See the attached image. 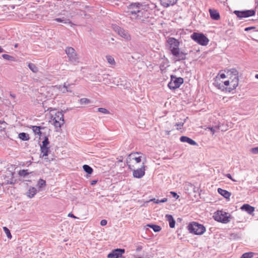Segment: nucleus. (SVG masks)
Here are the masks:
<instances>
[{
  "instance_id": "b1692460",
  "label": "nucleus",
  "mask_w": 258,
  "mask_h": 258,
  "mask_svg": "<svg viewBox=\"0 0 258 258\" xmlns=\"http://www.w3.org/2000/svg\"><path fill=\"white\" fill-rule=\"evenodd\" d=\"M19 138L22 141H28L30 139L29 135L25 133H21L19 134Z\"/></svg>"
},
{
  "instance_id": "864d4df0",
  "label": "nucleus",
  "mask_w": 258,
  "mask_h": 258,
  "mask_svg": "<svg viewBox=\"0 0 258 258\" xmlns=\"http://www.w3.org/2000/svg\"><path fill=\"white\" fill-rule=\"evenodd\" d=\"M255 27H246L244 29V30L245 31H248L250 30H251V29H254Z\"/></svg>"
},
{
  "instance_id": "2eb2a0df",
  "label": "nucleus",
  "mask_w": 258,
  "mask_h": 258,
  "mask_svg": "<svg viewBox=\"0 0 258 258\" xmlns=\"http://www.w3.org/2000/svg\"><path fill=\"white\" fill-rule=\"evenodd\" d=\"M209 13L212 19L214 20H218L220 18V16L218 11L214 9H210Z\"/></svg>"
},
{
  "instance_id": "c03bdc74",
  "label": "nucleus",
  "mask_w": 258,
  "mask_h": 258,
  "mask_svg": "<svg viewBox=\"0 0 258 258\" xmlns=\"http://www.w3.org/2000/svg\"><path fill=\"white\" fill-rule=\"evenodd\" d=\"M250 152L254 154H258V147L251 148Z\"/></svg>"
},
{
  "instance_id": "aec40b11",
  "label": "nucleus",
  "mask_w": 258,
  "mask_h": 258,
  "mask_svg": "<svg viewBox=\"0 0 258 258\" xmlns=\"http://www.w3.org/2000/svg\"><path fill=\"white\" fill-rule=\"evenodd\" d=\"M165 217L169 222L170 227L172 228H174L175 227V221L173 216L171 215L167 214Z\"/></svg>"
},
{
  "instance_id": "9d476101",
  "label": "nucleus",
  "mask_w": 258,
  "mask_h": 258,
  "mask_svg": "<svg viewBox=\"0 0 258 258\" xmlns=\"http://www.w3.org/2000/svg\"><path fill=\"white\" fill-rule=\"evenodd\" d=\"M140 152L132 153L130 154L126 158V163L130 169H132L131 165L129 164L132 160H135L136 163H140L141 161V156L137 157V154H141Z\"/></svg>"
},
{
  "instance_id": "c85d7f7f",
  "label": "nucleus",
  "mask_w": 258,
  "mask_h": 258,
  "mask_svg": "<svg viewBox=\"0 0 258 258\" xmlns=\"http://www.w3.org/2000/svg\"><path fill=\"white\" fill-rule=\"evenodd\" d=\"M52 121H53V124L55 127L60 128L61 127V125L63 124V123H62V121L60 122L58 120L56 119V117H54V119H53Z\"/></svg>"
},
{
  "instance_id": "423d86ee",
  "label": "nucleus",
  "mask_w": 258,
  "mask_h": 258,
  "mask_svg": "<svg viewBox=\"0 0 258 258\" xmlns=\"http://www.w3.org/2000/svg\"><path fill=\"white\" fill-rule=\"evenodd\" d=\"M183 83V79L181 77H176L175 76H171V80L168 84V87L171 90H175L178 88L180 85Z\"/></svg>"
},
{
  "instance_id": "f257e3e1",
  "label": "nucleus",
  "mask_w": 258,
  "mask_h": 258,
  "mask_svg": "<svg viewBox=\"0 0 258 258\" xmlns=\"http://www.w3.org/2000/svg\"><path fill=\"white\" fill-rule=\"evenodd\" d=\"M132 18L144 22L149 18L151 15V9L146 3L137 2L131 4L128 6Z\"/></svg>"
},
{
  "instance_id": "f3484780",
  "label": "nucleus",
  "mask_w": 258,
  "mask_h": 258,
  "mask_svg": "<svg viewBox=\"0 0 258 258\" xmlns=\"http://www.w3.org/2000/svg\"><path fill=\"white\" fill-rule=\"evenodd\" d=\"M241 209L246 212L249 214H251L254 211V208L248 204H244L241 207Z\"/></svg>"
},
{
  "instance_id": "ea45409f",
  "label": "nucleus",
  "mask_w": 258,
  "mask_h": 258,
  "mask_svg": "<svg viewBox=\"0 0 258 258\" xmlns=\"http://www.w3.org/2000/svg\"><path fill=\"white\" fill-rule=\"evenodd\" d=\"M98 111L102 113L103 114H109V112L106 109L104 108H97Z\"/></svg>"
},
{
  "instance_id": "e2e57ef3",
  "label": "nucleus",
  "mask_w": 258,
  "mask_h": 258,
  "mask_svg": "<svg viewBox=\"0 0 258 258\" xmlns=\"http://www.w3.org/2000/svg\"><path fill=\"white\" fill-rule=\"evenodd\" d=\"M5 50L0 46V53L5 52Z\"/></svg>"
},
{
  "instance_id": "3c124183",
  "label": "nucleus",
  "mask_w": 258,
  "mask_h": 258,
  "mask_svg": "<svg viewBox=\"0 0 258 258\" xmlns=\"http://www.w3.org/2000/svg\"><path fill=\"white\" fill-rule=\"evenodd\" d=\"M42 132H43L42 130H39L38 132L36 134V135H38V136H39V137H40L39 139H41V135L42 134Z\"/></svg>"
},
{
  "instance_id": "f704fd0d",
  "label": "nucleus",
  "mask_w": 258,
  "mask_h": 258,
  "mask_svg": "<svg viewBox=\"0 0 258 258\" xmlns=\"http://www.w3.org/2000/svg\"><path fill=\"white\" fill-rule=\"evenodd\" d=\"M107 62L110 64H114L115 60L113 57L111 55H106V56Z\"/></svg>"
},
{
  "instance_id": "a18cd8bd",
  "label": "nucleus",
  "mask_w": 258,
  "mask_h": 258,
  "mask_svg": "<svg viewBox=\"0 0 258 258\" xmlns=\"http://www.w3.org/2000/svg\"><path fill=\"white\" fill-rule=\"evenodd\" d=\"M229 87L226 88V90L228 91L229 92H230L232 90H233L234 89H233V86L231 85V81H230V84L229 85Z\"/></svg>"
},
{
  "instance_id": "de8ad7c7",
  "label": "nucleus",
  "mask_w": 258,
  "mask_h": 258,
  "mask_svg": "<svg viewBox=\"0 0 258 258\" xmlns=\"http://www.w3.org/2000/svg\"><path fill=\"white\" fill-rule=\"evenodd\" d=\"M125 83H124V84H123L122 83H120V84H117V85L119 86V85H123V86L125 87L126 88L129 87V85H130V84L128 83H127L126 81H125Z\"/></svg>"
},
{
  "instance_id": "4c0bfd02",
  "label": "nucleus",
  "mask_w": 258,
  "mask_h": 258,
  "mask_svg": "<svg viewBox=\"0 0 258 258\" xmlns=\"http://www.w3.org/2000/svg\"><path fill=\"white\" fill-rule=\"evenodd\" d=\"M70 85H71V84H67V83H64L63 84V88H64V90H62V92L63 93H65L66 92H71L72 91L69 89V87Z\"/></svg>"
},
{
  "instance_id": "0e129e2a",
  "label": "nucleus",
  "mask_w": 258,
  "mask_h": 258,
  "mask_svg": "<svg viewBox=\"0 0 258 258\" xmlns=\"http://www.w3.org/2000/svg\"><path fill=\"white\" fill-rule=\"evenodd\" d=\"M109 75H103V80H104L105 79H106Z\"/></svg>"
},
{
  "instance_id": "37998d69",
  "label": "nucleus",
  "mask_w": 258,
  "mask_h": 258,
  "mask_svg": "<svg viewBox=\"0 0 258 258\" xmlns=\"http://www.w3.org/2000/svg\"><path fill=\"white\" fill-rule=\"evenodd\" d=\"M184 120H185V119ZM184 122H185V121H184V122H183L176 123L175 124V126L177 127L176 129L178 130L180 129L181 127L183 125Z\"/></svg>"
},
{
  "instance_id": "7ed1b4c3",
  "label": "nucleus",
  "mask_w": 258,
  "mask_h": 258,
  "mask_svg": "<svg viewBox=\"0 0 258 258\" xmlns=\"http://www.w3.org/2000/svg\"><path fill=\"white\" fill-rule=\"evenodd\" d=\"M69 61L74 64L77 65L79 62V58L77 56V53L75 49L72 47H67L65 49Z\"/></svg>"
},
{
  "instance_id": "0eeeda50",
  "label": "nucleus",
  "mask_w": 258,
  "mask_h": 258,
  "mask_svg": "<svg viewBox=\"0 0 258 258\" xmlns=\"http://www.w3.org/2000/svg\"><path fill=\"white\" fill-rule=\"evenodd\" d=\"M228 76H230L231 80V85L233 86V89H236L238 85V71L235 69H231L227 72Z\"/></svg>"
},
{
  "instance_id": "338daca9",
  "label": "nucleus",
  "mask_w": 258,
  "mask_h": 258,
  "mask_svg": "<svg viewBox=\"0 0 258 258\" xmlns=\"http://www.w3.org/2000/svg\"><path fill=\"white\" fill-rule=\"evenodd\" d=\"M170 131H166V134L169 135L170 134Z\"/></svg>"
},
{
  "instance_id": "a878e982",
  "label": "nucleus",
  "mask_w": 258,
  "mask_h": 258,
  "mask_svg": "<svg viewBox=\"0 0 258 258\" xmlns=\"http://www.w3.org/2000/svg\"><path fill=\"white\" fill-rule=\"evenodd\" d=\"M54 20L57 22H61L64 24H68L71 23V21L69 19H66L64 17H62V18H56L54 19Z\"/></svg>"
},
{
  "instance_id": "f03ea898",
  "label": "nucleus",
  "mask_w": 258,
  "mask_h": 258,
  "mask_svg": "<svg viewBox=\"0 0 258 258\" xmlns=\"http://www.w3.org/2000/svg\"><path fill=\"white\" fill-rule=\"evenodd\" d=\"M187 228L190 233L196 235H202L206 231V228L203 225L196 222L190 223Z\"/></svg>"
},
{
  "instance_id": "603ef678",
  "label": "nucleus",
  "mask_w": 258,
  "mask_h": 258,
  "mask_svg": "<svg viewBox=\"0 0 258 258\" xmlns=\"http://www.w3.org/2000/svg\"><path fill=\"white\" fill-rule=\"evenodd\" d=\"M225 176L228 177V178L230 179L231 180H232V181H235L236 180H234L231 176V174H229V173H227L225 175Z\"/></svg>"
},
{
  "instance_id": "5701e85b",
  "label": "nucleus",
  "mask_w": 258,
  "mask_h": 258,
  "mask_svg": "<svg viewBox=\"0 0 258 258\" xmlns=\"http://www.w3.org/2000/svg\"><path fill=\"white\" fill-rule=\"evenodd\" d=\"M147 226L152 228L154 230V231L155 232H159L161 230V227L157 225L149 224H147Z\"/></svg>"
},
{
  "instance_id": "49530a36",
  "label": "nucleus",
  "mask_w": 258,
  "mask_h": 258,
  "mask_svg": "<svg viewBox=\"0 0 258 258\" xmlns=\"http://www.w3.org/2000/svg\"><path fill=\"white\" fill-rule=\"evenodd\" d=\"M170 194L173 197L175 198L176 199H178L179 198V196H178L177 194L174 191H171Z\"/></svg>"
},
{
  "instance_id": "69168bd1",
  "label": "nucleus",
  "mask_w": 258,
  "mask_h": 258,
  "mask_svg": "<svg viewBox=\"0 0 258 258\" xmlns=\"http://www.w3.org/2000/svg\"><path fill=\"white\" fill-rule=\"evenodd\" d=\"M141 249H142V247L141 246H139V247H137V251H140V250H141Z\"/></svg>"
},
{
  "instance_id": "2f4dec72",
  "label": "nucleus",
  "mask_w": 258,
  "mask_h": 258,
  "mask_svg": "<svg viewBox=\"0 0 258 258\" xmlns=\"http://www.w3.org/2000/svg\"><path fill=\"white\" fill-rule=\"evenodd\" d=\"M49 141L48 140V138L46 137H45V139L43 140V141L42 142V144L40 145V147H49L48 145L49 144Z\"/></svg>"
},
{
  "instance_id": "13d9d810",
  "label": "nucleus",
  "mask_w": 258,
  "mask_h": 258,
  "mask_svg": "<svg viewBox=\"0 0 258 258\" xmlns=\"http://www.w3.org/2000/svg\"><path fill=\"white\" fill-rule=\"evenodd\" d=\"M224 84L225 86H229L230 84V82L229 81H226L224 82Z\"/></svg>"
},
{
  "instance_id": "680f3d73",
  "label": "nucleus",
  "mask_w": 258,
  "mask_h": 258,
  "mask_svg": "<svg viewBox=\"0 0 258 258\" xmlns=\"http://www.w3.org/2000/svg\"><path fill=\"white\" fill-rule=\"evenodd\" d=\"M10 95L12 98L14 99L16 97V96L14 94L10 93Z\"/></svg>"
},
{
  "instance_id": "9b49d317",
  "label": "nucleus",
  "mask_w": 258,
  "mask_h": 258,
  "mask_svg": "<svg viewBox=\"0 0 258 258\" xmlns=\"http://www.w3.org/2000/svg\"><path fill=\"white\" fill-rule=\"evenodd\" d=\"M125 252V249L122 248H116L113 250L108 255V258H119Z\"/></svg>"
},
{
  "instance_id": "58836bf2",
  "label": "nucleus",
  "mask_w": 258,
  "mask_h": 258,
  "mask_svg": "<svg viewBox=\"0 0 258 258\" xmlns=\"http://www.w3.org/2000/svg\"><path fill=\"white\" fill-rule=\"evenodd\" d=\"M7 123L4 121L0 120V131H4L7 126Z\"/></svg>"
},
{
  "instance_id": "052dcab7",
  "label": "nucleus",
  "mask_w": 258,
  "mask_h": 258,
  "mask_svg": "<svg viewBox=\"0 0 258 258\" xmlns=\"http://www.w3.org/2000/svg\"><path fill=\"white\" fill-rule=\"evenodd\" d=\"M209 129L211 130V131L212 133V134L213 135L215 133V130L213 127H209Z\"/></svg>"
},
{
  "instance_id": "bb28decb",
  "label": "nucleus",
  "mask_w": 258,
  "mask_h": 258,
  "mask_svg": "<svg viewBox=\"0 0 258 258\" xmlns=\"http://www.w3.org/2000/svg\"><path fill=\"white\" fill-rule=\"evenodd\" d=\"M28 67L33 73H37L38 71V68L33 63H29L28 64Z\"/></svg>"
},
{
  "instance_id": "8fccbe9b",
  "label": "nucleus",
  "mask_w": 258,
  "mask_h": 258,
  "mask_svg": "<svg viewBox=\"0 0 258 258\" xmlns=\"http://www.w3.org/2000/svg\"><path fill=\"white\" fill-rule=\"evenodd\" d=\"M150 201H152V202H153L154 203H156V204H159V203H160V200H158V199L157 200V199H155V198L152 199H151V200H150Z\"/></svg>"
},
{
  "instance_id": "c9c22d12",
  "label": "nucleus",
  "mask_w": 258,
  "mask_h": 258,
  "mask_svg": "<svg viewBox=\"0 0 258 258\" xmlns=\"http://www.w3.org/2000/svg\"><path fill=\"white\" fill-rule=\"evenodd\" d=\"M44 131L42 132V134L41 135V139H45V137H47L48 138V137L49 136V131L50 130L47 128V130H43Z\"/></svg>"
},
{
  "instance_id": "4be33fe9",
  "label": "nucleus",
  "mask_w": 258,
  "mask_h": 258,
  "mask_svg": "<svg viewBox=\"0 0 258 258\" xmlns=\"http://www.w3.org/2000/svg\"><path fill=\"white\" fill-rule=\"evenodd\" d=\"M37 189L34 187H31L26 193V195L30 198H33L36 194Z\"/></svg>"
},
{
  "instance_id": "72a5a7b5",
  "label": "nucleus",
  "mask_w": 258,
  "mask_h": 258,
  "mask_svg": "<svg viewBox=\"0 0 258 258\" xmlns=\"http://www.w3.org/2000/svg\"><path fill=\"white\" fill-rule=\"evenodd\" d=\"M254 254L253 252H249L243 253L241 258H252Z\"/></svg>"
},
{
  "instance_id": "473e14b6",
  "label": "nucleus",
  "mask_w": 258,
  "mask_h": 258,
  "mask_svg": "<svg viewBox=\"0 0 258 258\" xmlns=\"http://www.w3.org/2000/svg\"><path fill=\"white\" fill-rule=\"evenodd\" d=\"M2 57L4 59L8 60H11V61H14L15 60V57L7 54H4L2 55Z\"/></svg>"
},
{
  "instance_id": "e433bc0d",
  "label": "nucleus",
  "mask_w": 258,
  "mask_h": 258,
  "mask_svg": "<svg viewBox=\"0 0 258 258\" xmlns=\"http://www.w3.org/2000/svg\"><path fill=\"white\" fill-rule=\"evenodd\" d=\"M3 230L5 231L6 234L7 235V237L9 239H11L12 235L11 234V232H10V230L6 227H4Z\"/></svg>"
},
{
  "instance_id": "79ce46f5",
  "label": "nucleus",
  "mask_w": 258,
  "mask_h": 258,
  "mask_svg": "<svg viewBox=\"0 0 258 258\" xmlns=\"http://www.w3.org/2000/svg\"><path fill=\"white\" fill-rule=\"evenodd\" d=\"M80 102L81 104H88L90 101L87 98H82L80 99Z\"/></svg>"
},
{
  "instance_id": "7c9ffc66",
  "label": "nucleus",
  "mask_w": 258,
  "mask_h": 258,
  "mask_svg": "<svg viewBox=\"0 0 258 258\" xmlns=\"http://www.w3.org/2000/svg\"><path fill=\"white\" fill-rule=\"evenodd\" d=\"M45 185H46L45 180H44L42 179H39V180L38 181V183H37V186H38V187L40 189L43 187L44 186H45Z\"/></svg>"
},
{
  "instance_id": "4d7b16f0",
  "label": "nucleus",
  "mask_w": 258,
  "mask_h": 258,
  "mask_svg": "<svg viewBox=\"0 0 258 258\" xmlns=\"http://www.w3.org/2000/svg\"><path fill=\"white\" fill-rule=\"evenodd\" d=\"M167 201V198H163L162 199H161V200H160V203H165Z\"/></svg>"
},
{
  "instance_id": "1a4fd4ad",
  "label": "nucleus",
  "mask_w": 258,
  "mask_h": 258,
  "mask_svg": "<svg viewBox=\"0 0 258 258\" xmlns=\"http://www.w3.org/2000/svg\"><path fill=\"white\" fill-rule=\"evenodd\" d=\"M167 42L169 45V49L172 54L174 53V51H176L179 49V42L175 38L169 37L167 39Z\"/></svg>"
},
{
  "instance_id": "4468645a",
  "label": "nucleus",
  "mask_w": 258,
  "mask_h": 258,
  "mask_svg": "<svg viewBox=\"0 0 258 258\" xmlns=\"http://www.w3.org/2000/svg\"><path fill=\"white\" fill-rule=\"evenodd\" d=\"M172 54L176 57V61H180L186 59L187 53L180 51L179 49H178L176 51H174Z\"/></svg>"
},
{
  "instance_id": "09e8293b",
  "label": "nucleus",
  "mask_w": 258,
  "mask_h": 258,
  "mask_svg": "<svg viewBox=\"0 0 258 258\" xmlns=\"http://www.w3.org/2000/svg\"><path fill=\"white\" fill-rule=\"evenodd\" d=\"M107 221L106 220L103 219L101 221L100 225L101 226H105L107 224Z\"/></svg>"
},
{
  "instance_id": "6e6552de",
  "label": "nucleus",
  "mask_w": 258,
  "mask_h": 258,
  "mask_svg": "<svg viewBox=\"0 0 258 258\" xmlns=\"http://www.w3.org/2000/svg\"><path fill=\"white\" fill-rule=\"evenodd\" d=\"M236 16L239 19H242L243 18H247L250 16H253L255 14V11L254 10H244V11H234Z\"/></svg>"
},
{
  "instance_id": "a211bd4d",
  "label": "nucleus",
  "mask_w": 258,
  "mask_h": 258,
  "mask_svg": "<svg viewBox=\"0 0 258 258\" xmlns=\"http://www.w3.org/2000/svg\"><path fill=\"white\" fill-rule=\"evenodd\" d=\"M180 141L181 142L187 143L191 145H197V143L194 140L186 136H181L180 138Z\"/></svg>"
},
{
  "instance_id": "cd10ccee",
  "label": "nucleus",
  "mask_w": 258,
  "mask_h": 258,
  "mask_svg": "<svg viewBox=\"0 0 258 258\" xmlns=\"http://www.w3.org/2000/svg\"><path fill=\"white\" fill-rule=\"evenodd\" d=\"M84 170L89 174H91L93 172V169L88 165H84L83 166Z\"/></svg>"
},
{
  "instance_id": "39448f33",
  "label": "nucleus",
  "mask_w": 258,
  "mask_h": 258,
  "mask_svg": "<svg viewBox=\"0 0 258 258\" xmlns=\"http://www.w3.org/2000/svg\"><path fill=\"white\" fill-rule=\"evenodd\" d=\"M214 219L222 223H227L230 221V215L225 212L218 211L214 215Z\"/></svg>"
},
{
  "instance_id": "ddd939ff",
  "label": "nucleus",
  "mask_w": 258,
  "mask_h": 258,
  "mask_svg": "<svg viewBox=\"0 0 258 258\" xmlns=\"http://www.w3.org/2000/svg\"><path fill=\"white\" fill-rule=\"evenodd\" d=\"M145 165L143 164L141 168L134 170L133 176L134 177L140 178L145 175Z\"/></svg>"
},
{
  "instance_id": "20e7f679",
  "label": "nucleus",
  "mask_w": 258,
  "mask_h": 258,
  "mask_svg": "<svg viewBox=\"0 0 258 258\" xmlns=\"http://www.w3.org/2000/svg\"><path fill=\"white\" fill-rule=\"evenodd\" d=\"M191 38L195 41L203 46L207 45L209 41V39L202 33L194 32L191 35Z\"/></svg>"
},
{
  "instance_id": "c756f323",
  "label": "nucleus",
  "mask_w": 258,
  "mask_h": 258,
  "mask_svg": "<svg viewBox=\"0 0 258 258\" xmlns=\"http://www.w3.org/2000/svg\"><path fill=\"white\" fill-rule=\"evenodd\" d=\"M56 118L59 121H61L62 122V123L64 122L63 120V114L62 112H58L56 114Z\"/></svg>"
},
{
  "instance_id": "bf43d9fd",
  "label": "nucleus",
  "mask_w": 258,
  "mask_h": 258,
  "mask_svg": "<svg viewBox=\"0 0 258 258\" xmlns=\"http://www.w3.org/2000/svg\"><path fill=\"white\" fill-rule=\"evenodd\" d=\"M68 216L70 217H72L73 218H76V217L72 213H69L68 214Z\"/></svg>"
},
{
  "instance_id": "393cba45",
  "label": "nucleus",
  "mask_w": 258,
  "mask_h": 258,
  "mask_svg": "<svg viewBox=\"0 0 258 258\" xmlns=\"http://www.w3.org/2000/svg\"><path fill=\"white\" fill-rule=\"evenodd\" d=\"M32 128L35 135L38 132L39 130H47V128L46 127H42L41 126H36V125L32 126Z\"/></svg>"
},
{
  "instance_id": "6e6d98bb",
  "label": "nucleus",
  "mask_w": 258,
  "mask_h": 258,
  "mask_svg": "<svg viewBox=\"0 0 258 258\" xmlns=\"http://www.w3.org/2000/svg\"><path fill=\"white\" fill-rule=\"evenodd\" d=\"M97 182V180H92L91 181V185H94L96 184Z\"/></svg>"
},
{
  "instance_id": "a19ab883",
  "label": "nucleus",
  "mask_w": 258,
  "mask_h": 258,
  "mask_svg": "<svg viewBox=\"0 0 258 258\" xmlns=\"http://www.w3.org/2000/svg\"><path fill=\"white\" fill-rule=\"evenodd\" d=\"M29 173L27 172V170H21L19 172V174L21 176H26L28 175Z\"/></svg>"
},
{
  "instance_id": "dca6fc26",
  "label": "nucleus",
  "mask_w": 258,
  "mask_h": 258,
  "mask_svg": "<svg viewBox=\"0 0 258 258\" xmlns=\"http://www.w3.org/2000/svg\"><path fill=\"white\" fill-rule=\"evenodd\" d=\"M40 150L42 154L40 155V157L44 158V160L47 161L48 158L47 157L49 151V147H40Z\"/></svg>"
},
{
  "instance_id": "6ab92c4d",
  "label": "nucleus",
  "mask_w": 258,
  "mask_h": 258,
  "mask_svg": "<svg viewBox=\"0 0 258 258\" xmlns=\"http://www.w3.org/2000/svg\"><path fill=\"white\" fill-rule=\"evenodd\" d=\"M178 0H161V5L166 8L175 5Z\"/></svg>"
},
{
  "instance_id": "412c9836",
  "label": "nucleus",
  "mask_w": 258,
  "mask_h": 258,
  "mask_svg": "<svg viewBox=\"0 0 258 258\" xmlns=\"http://www.w3.org/2000/svg\"><path fill=\"white\" fill-rule=\"evenodd\" d=\"M218 192L221 196L224 197L225 199H229L231 196V193L226 190L219 188L218 189Z\"/></svg>"
},
{
  "instance_id": "5fc2aeb1",
  "label": "nucleus",
  "mask_w": 258,
  "mask_h": 258,
  "mask_svg": "<svg viewBox=\"0 0 258 258\" xmlns=\"http://www.w3.org/2000/svg\"><path fill=\"white\" fill-rule=\"evenodd\" d=\"M219 75L221 78L224 79L226 78V75L224 73H219Z\"/></svg>"
},
{
  "instance_id": "f8f14e48",
  "label": "nucleus",
  "mask_w": 258,
  "mask_h": 258,
  "mask_svg": "<svg viewBox=\"0 0 258 258\" xmlns=\"http://www.w3.org/2000/svg\"><path fill=\"white\" fill-rule=\"evenodd\" d=\"M114 30L119 35H120L122 38L126 40H129L130 39V36L129 34L123 28L118 26H116L114 27Z\"/></svg>"
},
{
  "instance_id": "774afa93",
  "label": "nucleus",
  "mask_w": 258,
  "mask_h": 258,
  "mask_svg": "<svg viewBox=\"0 0 258 258\" xmlns=\"http://www.w3.org/2000/svg\"><path fill=\"white\" fill-rule=\"evenodd\" d=\"M255 77L256 79H258V74H256L255 76Z\"/></svg>"
}]
</instances>
